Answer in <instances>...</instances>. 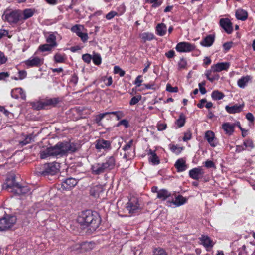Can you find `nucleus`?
Masks as SVG:
<instances>
[{"instance_id":"obj_9","label":"nucleus","mask_w":255,"mask_h":255,"mask_svg":"<svg viewBox=\"0 0 255 255\" xmlns=\"http://www.w3.org/2000/svg\"><path fill=\"white\" fill-rule=\"evenodd\" d=\"M126 209L130 214L136 213L140 209L138 199L135 197H131L126 204Z\"/></svg>"},{"instance_id":"obj_10","label":"nucleus","mask_w":255,"mask_h":255,"mask_svg":"<svg viewBox=\"0 0 255 255\" xmlns=\"http://www.w3.org/2000/svg\"><path fill=\"white\" fill-rule=\"evenodd\" d=\"M175 49L179 52H190L195 49V46L187 42H181L176 45Z\"/></svg>"},{"instance_id":"obj_45","label":"nucleus","mask_w":255,"mask_h":255,"mask_svg":"<svg viewBox=\"0 0 255 255\" xmlns=\"http://www.w3.org/2000/svg\"><path fill=\"white\" fill-rule=\"evenodd\" d=\"M54 60L56 63H63L64 61V58L61 54L57 53L54 56Z\"/></svg>"},{"instance_id":"obj_11","label":"nucleus","mask_w":255,"mask_h":255,"mask_svg":"<svg viewBox=\"0 0 255 255\" xmlns=\"http://www.w3.org/2000/svg\"><path fill=\"white\" fill-rule=\"evenodd\" d=\"M202 244L209 251L211 249L215 244V242L207 235H202L199 238Z\"/></svg>"},{"instance_id":"obj_62","label":"nucleus","mask_w":255,"mask_h":255,"mask_svg":"<svg viewBox=\"0 0 255 255\" xmlns=\"http://www.w3.org/2000/svg\"><path fill=\"white\" fill-rule=\"evenodd\" d=\"M142 78L141 75H138L135 81L134 84L136 85V86L139 87L141 86V84L142 82V80L141 79Z\"/></svg>"},{"instance_id":"obj_32","label":"nucleus","mask_w":255,"mask_h":255,"mask_svg":"<svg viewBox=\"0 0 255 255\" xmlns=\"http://www.w3.org/2000/svg\"><path fill=\"white\" fill-rule=\"evenodd\" d=\"M251 80V77L250 76H246L242 77L241 78L238 80L237 84L239 87L243 88L245 87L247 83Z\"/></svg>"},{"instance_id":"obj_38","label":"nucleus","mask_w":255,"mask_h":255,"mask_svg":"<svg viewBox=\"0 0 255 255\" xmlns=\"http://www.w3.org/2000/svg\"><path fill=\"white\" fill-rule=\"evenodd\" d=\"M92 59L93 63L96 65H99L101 63V57L98 53H94Z\"/></svg>"},{"instance_id":"obj_35","label":"nucleus","mask_w":255,"mask_h":255,"mask_svg":"<svg viewBox=\"0 0 255 255\" xmlns=\"http://www.w3.org/2000/svg\"><path fill=\"white\" fill-rule=\"evenodd\" d=\"M141 37L144 42L147 41H151L154 38L153 34L149 32H144L141 34Z\"/></svg>"},{"instance_id":"obj_19","label":"nucleus","mask_w":255,"mask_h":255,"mask_svg":"<svg viewBox=\"0 0 255 255\" xmlns=\"http://www.w3.org/2000/svg\"><path fill=\"white\" fill-rule=\"evenodd\" d=\"M230 66L229 62L218 63L212 65L213 72H219L223 70H227Z\"/></svg>"},{"instance_id":"obj_6","label":"nucleus","mask_w":255,"mask_h":255,"mask_svg":"<svg viewBox=\"0 0 255 255\" xmlns=\"http://www.w3.org/2000/svg\"><path fill=\"white\" fill-rule=\"evenodd\" d=\"M16 220V216L10 215H6L0 219V231L10 229L15 224Z\"/></svg>"},{"instance_id":"obj_16","label":"nucleus","mask_w":255,"mask_h":255,"mask_svg":"<svg viewBox=\"0 0 255 255\" xmlns=\"http://www.w3.org/2000/svg\"><path fill=\"white\" fill-rule=\"evenodd\" d=\"M205 138L207 140L208 143L212 147H216L218 144L217 139L215 137L214 133L211 131L208 130L205 132Z\"/></svg>"},{"instance_id":"obj_51","label":"nucleus","mask_w":255,"mask_h":255,"mask_svg":"<svg viewBox=\"0 0 255 255\" xmlns=\"http://www.w3.org/2000/svg\"><path fill=\"white\" fill-rule=\"evenodd\" d=\"M16 91H17V93H18V95H20L21 99H22L23 100L26 99V94L21 88H16Z\"/></svg>"},{"instance_id":"obj_1","label":"nucleus","mask_w":255,"mask_h":255,"mask_svg":"<svg viewBox=\"0 0 255 255\" xmlns=\"http://www.w3.org/2000/svg\"><path fill=\"white\" fill-rule=\"evenodd\" d=\"M77 150L76 145L70 142H60L54 146L47 148L40 152V157L45 159L48 156H63L68 153L75 152Z\"/></svg>"},{"instance_id":"obj_64","label":"nucleus","mask_w":255,"mask_h":255,"mask_svg":"<svg viewBox=\"0 0 255 255\" xmlns=\"http://www.w3.org/2000/svg\"><path fill=\"white\" fill-rule=\"evenodd\" d=\"M232 44L233 43L232 42L225 43L223 44V48L224 50L226 51L229 50L232 47Z\"/></svg>"},{"instance_id":"obj_25","label":"nucleus","mask_w":255,"mask_h":255,"mask_svg":"<svg viewBox=\"0 0 255 255\" xmlns=\"http://www.w3.org/2000/svg\"><path fill=\"white\" fill-rule=\"evenodd\" d=\"M235 127V124L229 123H225L222 125V128L226 132V133L229 135H231L233 133Z\"/></svg>"},{"instance_id":"obj_8","label":"nucleus","mask_w":255,"mask_h":255,"mask_svg":"<svg viewBox=\"0 0 255 255\" xmlns=\"http://www.w3.org/2000/svg\"><path fill=\"white\" fill-rule=\"evenodd\" d=\"M4 21L10 24H16L21 20V12L20 10H14L9 12H5L2 16Z\"/></svg>"},{"instance_id":"obj_26","label":"nucleus","mask_w":255,"mask_h":255,"mask_svg":"<svg viewBox=\"0 0 255 255\" xmlns=\"http://www.w3.org/2000/svg\"><path fill=\"white\" fill-rule=\"evenodd\" d=\"M109 115V112L96 115L94 116L93 122L99 126H103V124L101 122L102 120L107 116Z\"/></svg>"},{"instance_id":"obj_30","label":"nucleus","mask_w":255,"mask_h":255,"mask_svg":"<svg viewBox=\"0 0 255 255\" xmlns=\"http://www.w3.org/2000/svg\"><path fill=\"white\" fill-rule=\"evenodd\" d=\"M49 35L46 38V42L51 45V46L55 47L57 46L56 41V38L54 33L49 32L48 33Z\"/></svg>"},{"instance_id":"obj_56","label":"nucleus","mask_w":255,"mask_h":255,"mask_svg":"<svg viewBox=\"0 0 255 255\" xmlns=\"http://www.w3.org/2000/svg\"><path fill=\"white\" fill-rule=\"evenodd\" d=\"M109 115L111 114L114 115L116 116L117 120H119L120 118L123 116V114L121 111H113L109 112Z\"/></svg>"},{"instance_id":"obj_5","label":"nucleus","mask_w":255,"mask_h":255,"mask_svg":"<svg viewBox=\"0 0 255 255\" xmlns=\"http://www.w3.org/2000/svg\"><path fill=\"white\" fill-rule=\"evenodd\" d=\"M60 165L57 162H52L43 164L40 166L37 171L38 175L46 176L53 175L59 171Z\"/></svg>"},{"instance_id":"obj_44","label":"nucleus","mask_w":255,"mask_h":255,"mask_svg":"<svg viewBox=\"0 0 255 255\" xmlns=\"http://www.w3.org/2000/svg\"><path fill=\"white\" fill-rule=\"evenodd\" d=\"M141 99L140 95L134 96L131 98L129 104L130 105H134L136 104Z\"/></svg>"},{"instance_id":"obj_55","label":"nucleus","mask_w":255,"mask_h":255,"mask_svg":"<svg viewBox=\"0 0 255 255\" xmlns=\"http://www.w3.org/2000/svg\"><path fill=\"white\" fill-rule=\"evenodd\" d=\"M27 76V72L25 70H19L18 72V79L22 80Z\"/></svg>"},{"instance_id":"obj_34","label":"nucleus","mask_w":255,"mask_h":255,"mask_svg":"<svg viewBox=\"0 0 255 255\" xmlns=\"http://www.w3.org/2000/svg\"><path fill=\"white\" fill-rule=\"evenodd\" d=\"M224 94L222 92H220L218 90L213 91L211 94V97L212 99L214 100H219L222 99L224 97Z\"/></svg>"},{"instance_id":"obj_4","label":"nucleus","mask_w":255,"mask_h":255,"mask_svg":"<svg viewBox=\"0 0 255 255\" xmlns=\"http://www.w3.org/2000/svg\"><path fill=\"white\" fill-rule=\"evenodd\" d=\"M5 185L7 189H11V192L18 195L25 194L29 191L28 187L22 186L15 182V177L13 175L7 177L6 180Z\"/></svg>"},{"instance_id":"obj_47","label":"nucleus","mask_w":255,"mask_h":255,"mask_svg":"<svg viewBox=\"0 0 255 255\" xmlns=\"http://www.w3.org/2000/svg\"><path fill=\"white\" fill-rule=\"evenodd\" d=\"M212 72H213V70H212V66L211 67V69L207 70L206 72V73H205V75L206 76L207 78L208 79V80H209L211 82H213L216 79L215 77H210V75Z\"/></svg>"},{"instance_id":"obj_60","label":"nucleus","mask_w":255,"mask_h":255,"mask_svg":"<svg viewBox=\"0 0 255 255\" xmlns=\"http://www.w3.org/2000/svg\"><path fill=\"white\" fill-rule=\"evenodd\" d=\"M7 58L4 56V54L2 52L0 51V65L6 63Z\"/></svg>"},{"instance_id":"obj_3","label":"nucleus","mask_w":255,"mask_h":255,"mask_svg":"<svg viewBox=\"0 0 255 255\" xmlns=\"http://www.w3.org/2000/svg\"><path fill=\"white\" fill-rule=\"evenodd\" d=\"M116 160L114 156L105 158L102 162L96 163L91 167L92 173L95 175H100L113 169L115 166Z\"/></svg>"},{"instance_id":"obj_2","label":"nucleus","mask_w":255,"mask_h":255,"mask_svg":"<svg viewBox=\"0 0 255 255\" xmlns=\"http://www.w3.org/2000/svg\"><path fill=\"white\" fill-rule=\"evenodd\" d=\"M77 222L81 226H85L90 231H95L99 226L101 218L99 215L96 212H93L87 210L81 213L77 218Z\"/></svg>"},{"instance_id":"obj_53","label":"nucleus","mask_w":255,"mask_h":255,"mask_svg":"<svg viewBox=\"0 0 255 255\" xmlns=\"http://www.w3.org/2000/svg\"><path fill=\"white\" fill-rule=\"evenodd\" d=\"M120 125H123L125 128H128L129 127L128 121L126 119L122 120L117 125V127H119Z\"/></svg>"},{"instance_id":"obj_23","label":"nucleus","mask_w":255,"mask_h":255,"mask_svg":"<svg viewBox=\"0 0 255 255\" xmlns=\"http://www.w3.org/2000/svg\"><path fill=\"white\" fill-rule=\"evenodd\" d=\"M103 192V188L101 185H97L92 187L90 191L91 196L96 198L100 196V194Z\"/></svg>"},{"instance_id":"obj_31","label":"nucleus","mask_w":255,"mask_h":255,"mask_svg":"<svg viewBox=\"0 0 255 255\" xmlns=\"http://www.w3.org/2000/svg\"><path fill=\"white\" fill-rule=\"evenodd\" d=\"M167 30L166 25L163 23L158 24L156 26L157 34L159 36H163L165 34Z\"/></svg>"},{"instance_id":"obj_46","label":"nucleus","mask_w":255,"mask_h":255,"mask_svg":"<svg viewBox=\"0 0 255 255\" xmlns=\"http://www.w3.org/2000/svg\"><path fill=\"white\" fill-rule=\"evenodd\" d=\"M244 145L246 148H250L253 149L254 147L253 142L251 139H247L244 141Z\"/></svg>"},{"instance_id":"obj_17","label":"nucleus","mask_w":255,"mask_h":255,"mask_svg":"<svg viewBox=\"0 0 255 255\" xmlns=\"http://www.w3.org/2000/svg\"><path fill=\"white\" fill-rule=\"evenodd\" d=\"M24 63L27 67H39L43 63L42 60L38 57L31 58L25 61Z\"/></svg>"},{"instance_id":"obj_58","label":"nucleus","mask_w":255,"mask_h":255,"mask_svg":"<svg viewBox=\"0 0 255 255\" xmlns=\"http://www.w3.org/2000/svg\"><path fill=\"white\" fill-rule=\"evenodd\" d=\"M78 36L81 38V40L83 42H86L88 39V36L86 33H83L82 32Z\"/></svg>"},{"instance_id":"obj_52","label":"nucleus","mask_w":255,"mask_h":255,"mask_svg":"<svg viewBox=\"0 0 255 255\" xmlns=\"http://www.w3.org/2000/svg\"><path fill=\"white\" fill-rule=\"evenodd\" d=\"M133 140L131 139L128 143H127L123 147L122 149L124 151H127L130 149L133 144Z\"/></svg>"},{"instance_id":"obj_41","label":"nucleus","mask_w":255,"mask_h":255,"mask_svg":"<svg viewBox=\"0 0 255 255\" xmlns=\"http://www.w3.org/2000/svg\"><path fill=\"white\" fill-rule=\"evenodd\" d=\"M53 47H54L48 43L40 45L39 47V49L42 52L49 51Z\"/></svg>"},{"instance_id":"obj_43","label":"nucleus","mask_w":255,"mask_h":255,"mask_svg":"<svg viewBox=\"0 0 255 255\" xmlns=\"http://www.w3.org/2000/svg\"><path fill=\"white\" fill-rule=\"evenodd\" d=\"M114 71L115 74H119L120 77H123L125 74V71L118 66L114 67Z\"/></svg>"},{"instance_id":"obj_42","label":"nucleus","mask_w":255,"mask_h":255,"mask_svg":"<svg viewBox=\"0 0 255 255\" xmlns=\"http://www.w3.org/2000/svg\"><path fill=\"white\" fill-rule=\"evenodd\" d=\"M71 250L76 251L78 253H82V243L80 244H76L71 247Z\"/></svg>"},{"instance_id":"obj_18","label":"nucleus","mask_w":255,"mask_h":255,"mask_svg":"<svg viewBox=\"0 0 255 255\" xmlns=\"http://www.w3.org/2000/svg\"><path fill=\"white\" fill-rule=\"evenodd\" d=\"M95 148L98 150L111 149V142L104 139H98L96 141Z\"/></svg>"},{"instance_id":"obj_59","label":"nucleus","mask_w":255,"mask_h":255,"mask_svg":"<svg viewBox=\"0 0 255 255\" xmlns=\"http://www.w3.org/2000/svg\"><path fill=\"white\" fill-rule=\"evenodd\" d=\"M116 15H117V13L116 12L112 11L109 12L107 14H106V18L108 20H110L112 19Z\"/></svg>"},{"instance_id":"obj_54","label":"nucleus","mask_w":255,"mask_h":255,"mask_svg":"<svg viewBox=\"0 0 255 255\" xmlns=\"http://www.w3.org/2000/svg\"><path fill=\"white\" fill-rule=\"evenodd\" d=\"M82 59L84 62L89 63L92 59V56L89 54H85L82 55Z\"/></svg>"},{"instance_id":"obj_14","label":"nucleus","mask_w":255,"mask_h":255,"mask_svg":"<svg viewBox=\"0 0 255 255\" xmlns=\"http://www.w3.org/2000/svg\"><path fill=\"white\" fill-rule=\"evenodd\" d=\"M220 26L228 34H230L233 31L232 23L228 18H222L220 20Z\"/></svg>"},{"instance_id":"obj_15","label":"nucleus","mask_w":255,"mask_h":255,"mask_svg":"<svg viewBox=\"0 0 255 255\" xmlns=\"http://www.w3.org/2000/svg\"><path fill=\"white\" fill-rule=\"evenodd\" d=\"M78 182L73 178H68L61 183V188L65 190H69L76 185Z\"/></svg>"},{"instance_id":"obj_63","label":"nucleus","mask_w":255,"mask_h":255,"mask_svg":"<svg viewBox=\"0 0 255 255\" xmlns=\"http://www.w3.org/2000/svg\"><path fill=\"white\" fill-rule=\"evenodd\" d=\"M170 149L172 151L174 152H176V150H177V153H180L182 149V148L178 147L177 146L174 145H172L170 146Z\"/></svg>"},{"instance_id":"obj_12","label":"nucleus","mask_w":255,"mask_h":255,"mask_svg":"<svg viewBox=\"0 0 255 255\" xmlns=\"http://www.w3.org/2000/svg\"><path fill=\"white\" fill-rule=\"evenodd\" d=\"M204 174V172L200 167L193 168L189 172L190 177L197 180L202 177Z\"/></svg>"},{"instance_id":"obj_57","label":"nucleus","mask_w":255,"mask_h":255,"mask_svg":"<svg viewBox=\"0 0 255 255\" xmlns=\"http://www.w3.org/2000/svg\"><path fill=\"white\" fill-rule=\"evenodd\" d=\"M192 137V134L190 131H187L184 133V136L183 138V140L184 141H187L191 139Z\"/></svg>"},{"instance_id":"obj_27","label":"nucleus","mask_w":255,"mask_h":255,"mask_svg":"<svg viewBox=\"0 0 255 255\" xmlns=\"http://www.w3.org/2000/svg\"><path fill=\"white\" fill-rule=\"evenodd\" d=\"M95 244L94 242H83L82 243V253L91 251L95 247Z\"/></svg>"},{"instance_id":"obj_20","label":"nucleus","mask_w":255,"mask_h":255,"mask_svg":"<svg viewBox=\"0 0 255 255\" xmlns=\"http://www.w3.org/2000/svg\"><path fill=\"white\" fill-rule=\"evenodd\" d=\"M243 107L244 104H236L232 106L227 105L225 107V109L226 111L230 114H235L241 112L243 110Z\"/></svg>"},{"instance_id":"obj_22","label":"nucleus","mask_w":255,"mask_h":255,"mask_svg":"<svg viewBox=\"0 0 255 255\" xmlns=\"http://www.w3.org/2000/svg\"><path fill=\"white\" fill-rule=\"evenodd\" d=\"M178 172H183L186 170L187 167L185 160L183 158L178 159L174 165Z\"/></svg>"},{"instance_id":"obj_37","label":"nucleus","mask_w":255,"mask_h":255,"mask_svg":"<svg viewBox=\"0 0 255 255\" xmlns=\"http://www.w3.org/2000/svg\"><path fill=\"white\" fill-rule=\"evenodd\" d=\"M83 29L84 27L83 26L78 25L73 26L71 29V31L75 33L78 36L80 34H81Z\"/></svg>"},{"instance_id":"obj_24","label":"nucleus","mask_w":255,"mask_h":255,"mask_svg":"<svg viewBox=\"0 0 255 255\" xmlns=\"http://www.w3.org/2000/svg\"><path fill=\"white\" fill-rule=\"evenodd\" d=\"M215 40V36L214 35L210 34L205 37L201 42V45L205 47L211 46Z\"/></svg>"},{"instance_id":"obj_49","label":"nucleus","mask_w":255,"mask_h":255,"mask_svg":"<svg viewBox=\"0 0 255 255\" xmlns=\"http://www.w3.org/2000/svg\"><path fill=\"white\" fill-rule=\"evenodd\" d=\"M166 90L169 92L176 93L178 91L177 87H173L170 84H167L166 85Z\"/></svg>"},{"instance_id":"obj_13","label":"nucleus","mask_w":255,"mask_h":255,"mask_svg":"<svg viewBox=\"0 0 255 255\" xmlns=\"http://www.w3.org/2000/svg\"><path fill=\"white\" fill-rule=\"evenodd\" d=\"M187 201V199L186 198H185L181 195H178L175 197V200L173 198H172L171 200L169 199L167 201V205L171 206V204H173L176 206H179L185 203Z\"/></svg>"},{"instance_id":"obj_61","label":"nucleus","mask_w":255,"mask_h":255,"mask_svg":"<svg viewBox=\"0 0 255 255\" xmlns=\"http://www.w3.org/2000/svg\"><path fill=\"white\" fill-rule=\"evenodd\" d=\"M205 166L208 168H214L215 163L211 160H207L205 163Z\"/></svg>"},{"instance_id":"obj_50","label":"nucleus","mask_w":255,"mask_h":255,"mask_svg":"<svg viewBox=\"0 0 255 255\" xmlns=\"http://www.w3.org/2000/svg\"><path fill=\"white\" fill-rule=\"evenodd\" d=\"M186 66L187 62L186 60L184 58H181L179 62H178L179 68L183 69L186 68Z\"/></svg>"},{"instance_id":"obj_33","label":"nucleus","mask_w":255,"mask_h":255,"mask_svg":"<svg viewBox=\"0 0 255 255\" xmlns=\"http://www.w3.org/2000/svg\"><path fill=\"white\" fill-rule=\"evenodd\" d=\"M34 13L32 9H26L23 11V16L21 15V20H25L31 17Z\"/></svg>"},{"instance_id":"obj_39","label":"nucleus","mask_w":255,"mask_h":255,"mask_svg":"<svg viewBox=\"0 0 255 255\" xmlns=\"http://www.w3.org/2000/svg\"><path fill=\"white\" fill-rule=\"evenodd\" d=\"M33 139V138L32 135L30 134L29 135H27L23 140L19 141V144L23 146L30 143Z\"/></svg>"},{"instance_id":"obj_21","label":"nucleus","mask_w":255,"mask_h":255,"mask_svg":"<svg viewBox=\"0 0 255 255\" xmlns=\"http://www.w3.org/2000/svg\"><path fill=\"white\" fill-rule=\"evenodd\" d=\"M147 155L149 156L148 159L149 162H151L153 165H158L160 163V159L155 151L149 149Z\"/></svg>"},{"instance_id":"obj_7","label":"nucleus","mask_w":255,"mask_h":255,"mask_svg":"<svg viewBox=\"0 0 255 255\" xmlns=\"http://www.w3.org/2000/svg\"><path fill=\"white\" fill-rule=\"evenodd\" d=\"M60 102L59 98H46L43 101L36 103L34 106L35 109L40 110L46 109L47 107H55Z\"/></svg>"},{"instance_id":"obj_40","label":"nucleus","mask_w":255,"mask_h":255,"mask_svg":"<svg viewBox=\"0 0 255 255\" xmlns=\"http://www.w3.org/2000/svg\"><path fill=\"white\" fill-rule=\"evenodd\" d=\"M153 255H168V254L164 249L157 248L154 250Z\"/></svg>"},{"instance_id":"obj_36","label":"nucleus","mask_w":255,"mask_h":255,"mask_svg":"<svg viewBox=\"0 0 255 255\" xmlns=\"http://www.w3.org/2000/svg\"><path fill=\"white\" fill-rule=\"evenodd\" d=\"M186 117L183 113H181L179 118L177 120L176 124L178 125L179 128L182 127L185 123Z\"/></svg>"},{"instance_id":"obj_28","label":"nucleus","mask_w":255,"mask_h":255,"mask_svg":"<svg viewBox=\"0 0 255 255\" xmlns=\"http://www.w3.org/2000/svg\"><path fill=\"white\" fill-rule=\"evenodd\" d=\"M236 17L239 20L244 21L248 18V13L244 10L238 9L236 12Z\"/></svg>"},{"instance_id":"obj_29","label":"nucleus","mask_w":255,"mask_h":255,"mask_svg":"<svg viewBox=\"0 0 255 255\" xmlns=\"http://www.w3.org/2000/svg\"><path fill=\"white\" fill-rule=\"evenodd\" d=\"M171 196V193L166 189H161L158 191L157 198L163 200L168 199Z\"/></svg>"},{"instance_id":"obj_48","label":"nucleus","mask_w":255,"mask_h":255,"mask_svg":"<svg viewBox=\"0 0 255 255\" xmlns=\"http://www.w3.org/2000/svg\"><path fill=\"white\" fill-rule=\"evenodd\" d=\"M147 1L149 3H153L152 7H157L162 3V2L159 0H147Z\"/></svg>"}]
</instances>
